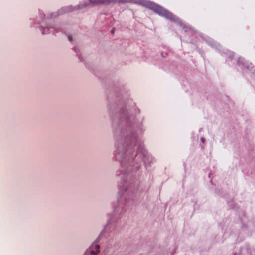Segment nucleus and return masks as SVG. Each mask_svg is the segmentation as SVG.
I'll list each match as a JSON object with an SVG mask.
<instances>
[{
    "instance_id": "1",
    "label": "nucleus",
    "mask_w": 255,
    "mask_h": 255,
    "mask_svg": "<svg viewBox=\"0 0 255 255\" xmlns=\"http://www.w3.org/2000/svg\"><path fill=\"white\" fill-rule=\"evenodd\" d=\"M100 247L98 245H93L91 248L90 254L91 255H97L99 252Z\"/></svg>"
},
{
    "instance_id": "2",
    "label": "nucleus",
    "mask_w": 255,
    "mask_h": 255,
    "mask_svg": "<svg viewBox=\"0 0 255 255\" xmlns=\"http://www.w3.org/2000/svg\"><path fill=\"white\" fill-rule=\"evenodd\" d=\"M158 8L160 9V11L159 12H160V13H162V11H163V10L160 7H158Z\"/></svg>"
}]
</instances>
